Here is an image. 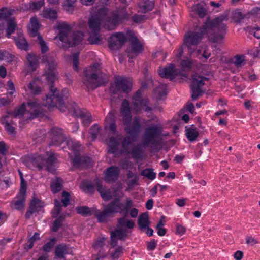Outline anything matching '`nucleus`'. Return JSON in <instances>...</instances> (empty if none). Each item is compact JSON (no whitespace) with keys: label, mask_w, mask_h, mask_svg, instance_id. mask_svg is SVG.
I'll use <instances>...</instances> for the list:
<instances>
[{"label":"nucleus","mask_w":260,"mask_h":260,"mask_svg":"<svg viewBox=\"0 0 260 260\" xmlns=\"http://www.w3.org/2000/svg\"><path fill=\"white\" fill-rule=\"evenodd\" d=\"M244 61V55H237L231 59V62L236 66H239Z\"/></svg>","instance_id":"obj_59"},{"label":"nucleus","mask_w":260,"mask_h":260,"mask_svg":"<svg viewBox=\"0 0 260 260\" xmlns=\"http://www.w3.org/2000/svg\"><path fill=\"white\" fill-rule=\"evenodd\" d=\"M101 69V64L96 62L84 70L83 82L88 89H94L107 82L108 77Z\"/></svg>","instance_id":"obj_7"},{"label":"nucleus","mask_w":260,"mask_h":260,"mask_svg":"<svg viewBox=\"0 0 260 260\" xmlns=\"http://www.w3.org/2000/svg\"><path fill=\"white\" fill-rule=\"evenodd\" d=\"M14 12V10L3 8L0 10V19L3 22H7L8 19L12 18L10 16L13 14Z\"/></svg>","instance_id":"obj_41"},{"label":"nucleus","mask_w":260,"mask_h":260,"mask_svg":"<svg viewBox=\"0 0 260 260\" xmlns=\"http://www.w3.org/2000/svg\"><path fill=\"white\" fill-rule=\"evenodd\" d=\"M38 39L39 43L40 45L42 52L45 53V52H47L48 50V47L47 45H46V43L43 40L42 37L40 35H38Z\"/></svg>","instance_id":"obj_58"},{"label":"nucleus","mask_w":260,"mask_h":260,"mask_svg":"<svg viewBox=\"0 0 260 260\" xmlns=\"http://www.w3.org/2000/svg\"><path fill=\"white\" fill-rule=\"evenodd\" d=\"M65 215H62L57 218L53 223L51 227V230L53 232H56L61 225L64 219Z\"/></svg>","instance_id":"obj_47"},{"label":"nucleus","mask_w":260,"mask_h":260,"mask_svg":"<svg viewBox=\"0 0 260 260\" xmlns=\"http://www.w3.org/2000/svg\"><path fill=\"white\" fill-rule=\"evenodd\" d=\"M61 205L60 202L57 200L54 201V207L52 211V216L54 218L57 217L60 213Z\"/></svg>","instance_id":"obj_54"},{"label":"nucleus","mask_w":260,"mask_h":260,"mask_svg":"<svg viewBox=\"0 0 260 260\" xmlns=\"http://www.w3.org/2000/svg\"><path fill=\"white\" fill-rule=\"evenodd\" d=\"M115 90H113V87L110 88L111 91L114 94L117 92L129 93L132 89L133 82L130 78L124 76H116L114 78Z\"/></svg>","instance_id":"obj_13"},{"label":"nucleus","mask_w":260,"mask_h":260,"mask_svg":"<svg viewBox=\"0 0 260 260\" xmlns=\"http://www.w3.org/2000/svg\"><path fill=\"white\" fill-rule=\"evenodd\" d=\"M185 132L187 139L190 142L194 141L199 135L198 129L193 125L186 126Z\"/></svg>","instance_id":"obj_25"},{"label":"nucleus","mask_w":260,"mask_h":260,"mask_svg":"<svg viewBox=\"0 0 260 260\" xmlns=\"http://www.w3.org/2000/svg\"><path fill=\"white\" fill-rule=\"evenodd\" d=\"M12 58V55L7 51L0 50V60H9Z\"/></svg>","instance_id":"obj_63"},{"label":"nucleus","mask_w":260,"mask_h":260,"mask_svg":"<svg viewBox=\"0 0 260 260\" xmlns=\"http://www.w3.org/2000/svg\"><path fill=\"white\" fill-rule=\"evenodd\" d=\"M101 129L98 124H94L90 129V135L91 139L94 140L100 133Z\"/></svg>","instance_id":"obj_49"},{"label":"nucleus","mask_w":260,"mask_h":260,"mask_svg":"<svg viewBox=\"0 0 260 260\" xmlns=\"http://www.w3.org/2000/svg\"><path fill=\"white\" fill-rule=\"evenodd\" d=\"M120 113L122 116L123 124L127 126L125 128L126 132L131 135H137L141 129V118L139 116L135 117L132 124H130L132 116L129 102L126 99H124L122 102Z\"/></svg>","instance_id":"obj_9"},{"label":"nucleus","mask_w":260,"mask_h":260,"mask_svg":"<svg viewBox=\"0 0 260 260\" xmlns=\"http://www.w3.org/2000/svg\"><path fill=\"white\" fill-rule=\"evenodd\" d=\"M142 89L137 91L132 98L133 110L136 114L140 113L143 110L148 113L152 110L148 99L142 98Z\"/></svg>","instance_id":"obj_11"},{"label":"nucleus","mask_w":260,"mask_h":260,"mask_svg":"<svg viewBox=\"0 0 260 260\" xmlns=\"http://www.w3.org/2000/svg\"><path fill=\"white\" fill-rule=\"evenodd\" d=\"M111 233L115 236L116 238L120 240H124L127 236V232L125 229H118L112 231Z\"/></svg>","instance_id":"obj_50"},{"label":"nucleus","mask_w":260,"mask_h":260,"mask_svg":"<svg viewBox=\"0 0 260 260\" xmlns=\"http://www.w3.org/2000/svg\"><path fill=\"white\" fill-rule=\"evenodd\" d=\"M207 80V78L200 76L198 74H194L192 75L191 89L192 91L191 97L193 100H196L203 93L202 89L205 82Z\"/></svg>","instance_id":"obj_15"},{"label":"nucleus","mask_w":260,"mask_h":260,"mask_svg":"<svg viewBox=\"0 0 260 260\" xmlns=\"http://www.w3.org/2000/svg\"><path fill=\"white\" fill-rule=\"evenodd\" d=\"M76 1V0H66L63 5L64 10L69 13H72L74 10V5Z\"/></svg>","instance_id":"obj_56"},{"label":"nucleus","mask_w":260,"mask_h":260,"mask_svg":"<svg viewBox=\"0 0 260 260\" xmlns=\"http://www.w3.org/2000/svg\"><path fill=\"white\" fill-rule=\"evenodd\" d=\"M7 24V28L6 33L8 38H10L11 34L14 33L16 29V23L14 18H11L7 20L6 22Z\"/></svg>","instance_id":"obj_40"},{"label":"nucleus","mask_w":260,"mask_h":260,"mask_svg":"<svg viewBox=\"0 0 260 260\" xmlns=\"http://www.w3.org/2000/svg\"><path fill=\"white\" fill-rule=\"evenodd\" d=\"M79 52H77L73 54V63L74 69L78 71L79 70L78 63H79Z\"/></svg>","instance_id":"obj_62"},{"label":"nucleus","mask_w":260,"mask_h":260,"mask_svg":"<svg viewBox=\"0 0 260 260\" xmlns=\"http://www.w3.org/2000/svg\"><path fill=\"white\" fill-rule=\"evenodd\" d=\"M44 63H46L47 70L44 73L43 76L49 85V93L46 95L45 100L42 103L37 101H28V108L29 109V115L28 119H32L43 114L42 106L47 107L49 110L54 107L57 108L61 112L65 111L66 107L64 100L69 95V90L64 88L60 93L57 88L53 85L54 82L57 79L58 73L56 71L57 63L54 58L48 56H43L42 59Z\"/></svg>","instance_id":"obj_1"},{"label":"nucleus","mask_w":260,"mask_h":260,"mask_svg":"<svg viewBox=\"0 0 260 260\" xmlns=\"http://www.w3.org/2000/svg\"><path fill=\"white\" fill-rule=\"evenodd\" d=\"M158 72L160 77L168 78L171 81L178 76L184 77L187 76L186 74L181 73L180 71L176 69L175 66L172 63L169 66L162 68L160 67L158 69Z\"/></svg>","instance_id":"obj_18"},{"label":"nucleus","mask_w":260,"mask_h":260,"mask_svg":"<svg viewBox=\"0 0 260 260\" xmlns=\"http://www.w3.org/2000/svg\"><path fill=\"white\" fill-rule=\"evenodd\" d=\"M120 138L118 137H111L109 141L108 153L115 155H120L122 154L121 149L118 148Z\"/></svg>","instance_id":"obj_20"},{"label":"nucleus","mask_w":260,"mask_h":260,"mask_svg":"<svg viewBox=\"0 0 260 260\" xmlns=\"http://www.w3.org/2000/svg\"><path fill=\"white\" fill-rule=\"evenodd\" d=\"M81 188L85 192L87 193H92L94 192V186L92 183L89 182L83 181L81 184Z\"/></svg>","instance_id":"obj_45"},{"label":"nucleus","mask_w":260,"mask_h":260,"mask_svg":"<svg viewBox=\"0 0 260 260\" xmlns=\"http://www.w3.org/2000/svg\"><path fill=\"white\" fill-rule=\"evenodd\" d=\"M19 174L21 176V187L20 190L17 195L16 200H13L10 203L11 208L17 210H21L24 207V204L25 201V196L26 192V183L22 176V173L19 171Z\"/></svg>","instance_id":"obj_16"},{"label":"nucleus","mask_w":260,"mask_h":260,"mask_svg":"<svg viewBox=\"0 0 260 260\" xmlns=\"http://www.w3.org/2000/svg\"><path fill=\"white\" fill-rule=\"evenodd\" d=\"M127 37L130 42L131 46L130 50L128 51V56L129 57V61L132 62V59L143 52L144 43L135 36L132 30L127 31Z\"/></svg>","instance_id":"obj_12"},{"label":"nucleus","mask_w":260,"mask_h":260,"mask_svg":"<svg viewBox=\"0 0 260 260\" xmlns=\"http://www.w3.org/2000/svg\"><path fill=\"white\" fill-rule=\"evenodd\" d=\"M105 238L104 237H100L93 244V247L94 249L101 251L102 248L105 244Z\"/></svg>","instance_id":"obj_52"},{"label":"nucleus","mask_w":260,"mask_h":260,"mask_svg":"<svg viewBox=\"0 0 260 260\" xmlns=\"http://www.w3.org/2000/svg\"><path fill=\"white\" fill-rule=\"evenodd\" d=\"M72 248L69 245L61 244L58 245L55 249V255L57 258L63 259L65 258V255L71 254Z\"/></svg>","instance_id":"obj_21"},{"label":"nucleus","mask_w":260,"mask_h":260,"mask_svg":"<svg viewBox=\"0 0 260 260\" xmlns=\"http://www.w3.org/2000/svg\"><path fill=\"white\" fill-rule=\"evenodd\" d=\"M244 18V14L240 9H236L232 13V19L237 24L240 23Z\"/></svg>","instance_id":"obj_44"},{"label":"nucleus","mask_w":260,"mask_h":260,"mask_svg":"<svg viewBox=\"0 0 260 260\" xmlns=\"http://www.w3.org/2000/svg\"><path fill=\"white\" fill-rule=\"evenodd\" d=\"M69 112L73 116L81 119L83 125L88 127L92 121L91 113L86 109H80L76 103H73L68 109Z\"/></svg>","instance_id":"obj_14"},{"label":"nucleus","mask_w":260,"mask_h":260,"mask_svg":"<svg viewBox=\"0 0 260 260\" xmlns=\"http://www.w3.org/2000/svg\"><path fill=\"white\" fill-rule=\"evenodd\" d=\"M59 30L58 38L59 40L69 46H75L80 44L83 40L84 34L82 31H76L73 34L72 40L69 39V34L71 27L67 23L62 22L57 24Z\"/></svg>","instance_id":"obj_10"},{"label":"nucleus","mask_w":260,"mask_h":260,"mask_svg":"<svg viewBox=\"0 0 260 260\" xmlns=\"http://www.w3.org/2000/svg\"><path fill=\"white\" fill-rule=\"evenodd\" d=\"M138 224L141 231H144L150 225L149 216L147 213L141 214L138 219Z\"/></svg>","instance_id":"obj_27"},{"label":"nucleus","mask_w":260,"mask_h":260,"mask_svg":"<svg viewBox=\"0 0 260 260\" xmlns=\"http://www.w3.org/2000/svg\"><path fill=\"white\" fill-rule=\"evenodd\" d=\"M141 175L146 177L148 179L153 180L156 178V173L154 172L152 168H146L141 172Z\"/></svg>","instance_id":"obj_46"},{"label":"nucleus","mask_w":260,"mask_h":260,"mask_svg":"<svg viewBox=\"0 0 260 260\" xmlns=\"http://www.w3.org/2000/svg\"><path fill=\"white\" fill-rule=\"evenodd\" d=\"M40 26V24L37 18L32 17L30 19L28 30L31 36L34 37L37 36Z\"/></svg>","instance_id":"obj_31"},{"label":"nucleus","mask_w":260,"mask_h":260,"mask_svg":"<svg viewBox=\"0 0 260 260\" xmlns=\"http://www.w3.org/2000/svg\"><path fill=\"white\" fill-rule=\"evenodd\" d=\"M61 202L64 207H67L70 204V194L66 191H63L62 193Z\"/></svg>","instance_id":"obj_61"},{"label":"nucleus","mask_w":260,"mask_h":260,"mask_svg":"<svg viewBox=\"0 0 260 260\" xmlns=\"http://www.w3.org/2000/svg\"><path fill=\"white\" fill-rule=\"evenodd\" d=\"M124 217L120 218L118 219V226L119 228L122 229H132L135 225L134 222L133 220L126 218V216L124 215Z\"/></svg>","instance_id":"obj_29"},{"label":"nucleus","mask_w":260,"mask_h":260,"mask_svg":"<svg viewBox=\"0 0 260 260\" xmlns=\"http://www.w3.org/2000/svg\"><path fill=\"white\" fill-rule=\"evenodd\" d=\"M106 126L113 133L116 132L117 126L115 122V116L111 112H109L105 118Z\"/></svg>","instance_id":"obj_28"},{"label":"nucleus","mask_w":260,"mask_h":260,"mask_svg":"<svg viewBox=\"0 0 260 260\" xmlns=\"http://www.w3.org/2000/svg\"><path fill=\"white\" fill-rule=\"evenodd\" d=\"M128 18L129 15L125 7H118L111 11L105 7L100 8L89 19V26L91 32L88 41L90 44H101L103 40L99 35L101 26L108 30H115Z\"/></svg>","instance_id":"obj_3"},{"label":"nucleus","mask_w":260,"mask_h":260,"mask_svg":"<svg viewBox=\"0 0 260 260\" xmlns=\"http://www.w3.org/2000/svg\"><path fill=\"white\" fill-rule=\"evenodd\" d=\"M167 94V85L160 84L154 90L155 98L160 100L164 99Z\"/></svg>","instance_id":"obj_33"},{"label":"nucleus","mask_w":260,"mask_h":260,"mask_svg":"<svg viewBox=\"0 0 260 260\" xmlns=\"http://www.w3.org/2000/svg\"><path fill=\"white\" fill-rule=\"evenodd\" d=\"M124 249L122 246H118L115 251L111 253V257L112 260H118L121 255L123 253Z\"/></svg>","instance_id":"obj_55"},{"label":"nucleus","mask_w":260,"mask_h":260,"mask_svg":"<svg viewBox=\"0 0 260 260\" xmlns=\"http://www.w3.org/2000/svg\"><path fill=\"white\" fill-rule=\"evenodd\" d=\"M41 15L43 18L49 20H55L57 17L56 11L51 8H44L42 11Z\"/></svg>","instance_id":"obj_35"},{"label":"nucleus","mask_w":260,"mask_h":260,"mask_svg":"<svg viewBox=\"0 0 260 260\" xmlns=\"http://www.w3.org/2000/svg\"><path fill=\"white\" fill-rule=\"evenodd\" d=\"M12 239L10 238H3L0 240V253L2 252L4 249L6 245L8 243L11 242Z\"/></svg>","instance_id":"obj_64"},{"label":"nucleus","mask_w":260,"mask_h":260,"mask_svg":"<svg viewBox=\"0 0 260 260\" xmlns=\"http://www.w3.org/2000/svg\"><path fill=\"white\" fill-rule=\"evenodd\" d=\"M143 150L140 144H137L134 146L129 152L132 158L135 160H139L142 159L143 157Z\"/></svg>","instance_id":"obj_34"},{"label":"nucleus","mask_w":260,"mask_h":260,"mask_svg":"<svg viewBox=\"0 0 260 260\" xmlns=\"http://www.w3.org/2000/svg\"><path fill=\"white\" fill-rule=\"evenodd\" d=\"M7 95H12L15 93V89L14 85L11 80H9L7 82Z\"/></svg>","instance_id":"obj_60"},{"label":"nucleus","mask_w":260,"mask_h":260,"mask_svg":"<svg viewBox=\"0 0 260 260\" xmlns=\"http://www.w3.org/2000/svg\"><path fill=\"white\" fill-rule=\"evenodd\" d=\"M228 20L227 14L221 15L213 20L208 18L202 27L196 28L194 31L187 32L184 37L183 45L180 47L176 54L177 58L180 59L182 56L183 46L187 48L189 53L194 52L204 34H207L209 39L214 43L222 41L226 33V25L223 22Z\"/></svg>","instance_id":"obj_2"},{"label":"nucleus","mask_w":260,"mask_h":260,"mask_svg":"<svg viewBox=\"0 0 260 260\" xmlns=\"http://www.w3.org/2000/svg\"><path fill=\"white\" fill-rule=\"evenodd\" d=\"M8 115L4 116L2 117L1 120L2 123L4 125L6 131L10 135H14L15 134V128L8 122Z\"/></svg>","instance_id":"obj_42"},{"label":"nucleus","mask_w":260,"mask_h":260,"mask_svg":"<svg viewBox=\"0 0 260 260\" xmlns=\"http://www.w3.org/2000/svg\"><path fill=\"white\" fill-rule=\"evenodd\" d=\"M154 5L153 0H144L139 2L138 7L141 12L145 13L152 10Z\"/></svg>","instance_id":"obj_30"},{"label":"nucleus","mask_w":260,"mask_h":260,"mask_svg":"<svg viewBox=\"0 0 260 260\" xmlns=\"http://www.w3.org/2000/svg\"><path fill=\"white\" fill-rule=\"evenodd\" d=\"M135 139L132 138L130 136H125L121 142L122 149L121 151L123 153H129L128 150L129 146H130Z\"/></svg>","instance_id":"obj_39"},{"label":"nucleus","mask_w":260,"mask_h":260,"mask_svg":"<svg viewBox=\"0 0 260 260\" xmlns=\"http://www.w3.org/2000/svg\"><path fill=\"white\" fill-rule=\"evenodd\" d=\"M56 241L55 238L50 239V241L47 242L42 248V249L45 252H49L54 247Z\"/></svg>","instance_id":"obj_53"},{"label":"nucleus","mask_w":260,"mask_h":260,"mask_svg":"<svg viewBox=\"0 0 260 260\" xmlns=\"http://www.w3.org/2000/svg\"><path fill=\"white\" fill-rule=\"evenodd\" d=\"M76 211L79 214L83 216H90L93 214L94 208H89L85 206H78L76 208Z\"/></svg>","instance_id":"obj_37"},{"label":"nucleus","mask_w":260,"mask_h":260,"mask_svg":"<svg viewBox=\"0 0 260 260\" xmlns=\"http://www.w3.org/2000/svg\"><path fill=\"white\" fill-rule=\"evenodd\" d=\"M62 180L60 178L57 177L52 180L51 183V191L53 193L59 192L62 188Z\"/></svg>","instance_id":"obj_36"},{"label":"nucleus","mask_w":260,"mask_h":260,"mask_svg":"<svg viewBox=\"0 0 260 260\" xmlns=\"http://www.w3.org/2000/svg\"><path fill=\"white\" fill-rule=\"evenodd\" d=\"M28 87L31 91L32 94L37 95L39 94L41 91V88L36 84L35 81H32L29 83Z\"/></svg>","instance_id":"obj_51"},{"label":"nucleus","mask_w":260,"mask_h":260,"mask_svg":"<svg viewBox=\"0 0 260 260\" xmlns=\"http://www.w3.org/2000/svg\"><path fill=\"white\" fill-rule=\"evenodd\" d=\"M153 121L155 124L148 125L145 128L142 136V144L144 147H150L152 148L156 147L160 143L162 135V126L158 118L156 116L150 119L145 120V124H149Z\"/></svg>","instance_id":"obj_8"},{"label":"nucleus","mask_w":260,"mask_h":260,"mask_svg":"<svg viewBox=\"0 0 260 260\" xmlns=\"http://www.w3.org/2000/svg\"><path fill=\"white\" fill-rule=\"evenodd\" d=\"M189 11L191 15H198L200 17L203 18L207 14V11L203 6L200 4L193 5L190 8Z\"/></svg>","instance_id":"obj_26"},{"label":"nucleus","mask_w":260,"mask_h":260,"mask_svg":"<svg viewBox=\"0 0 260 260\" xmlns=\"http://www.w3.org/2000/svg\"><path fill=\"white\" fill-rule=\"evenodd\" d=\"M133 206V201L129 198H126L125 204L121 203L119 198H115L106 206L104 211L94 209L93 214L99 222H106L109 217L115 213L127 216L129 209Z\"/></svg>","instance_id":"obj_6"},{"label":"nucleus","mask_w":260,"mask_h":260,"mask_svg":"<svg viewBox=\"0 0 260 260\" xmlns=\"http://www.w3.org/2000/svg\"><path fill=\"white\" fill-rule=\"evenodd\" d=\"M26 111V104L23 103L20 106L16 107L13 111H8V115H12L14 117L21 118L23 117Z\"/></svg>","instance_id":"obj_32"},{"label":"nucleus","mask_w":260,"mask_h":260,"mask_svg":"<svg viewBox=\"0 0 260 260\" xmlns=\"http://www.w3.org/2000/svg\"><path fill=\"white\" fill-rule=\"evenodd\" d=\"M26 58L28 61L27 73L34 72L39 67L38 57L34 54H29Z\"/></svg>","instance_id":"obj_23"},{"label":"nucleus","mask_w":260,"mask_h":260,"mask_svg":"<svg viewBox=\"0 0 260 260\" xmlns=\"http://www.w3.org/2000/svg\"><path fill=\"white\" fill-rule=\"evenodd\" d=\"M56 157L54 153L49 151H40L31 154L24 158V162L32 170H41L46 169L49 171L54 169Z\"/></svg>","instance_id":"obj_5"},{"label":"nucleus","mask_w":260,"mask_h":260,"mask_svg":"<svg viewBox=\"0 0 260 260\" xmlns=\"http://www.w3.org/2000/svg\"><path fill=\"white\" fill-rule=\"evenodd\" d=\"M14 39L16 46L19 49L25 51L28 50V44L23 34L21 32L18 33L17 36L14 37Z\"/></svg>","instance_id":"obj_24"},{"label":"nucleus","mask_w":260,"mask_h":260,"mask_svg":"<svg viewBox=\"0 0 260 260\" xmlns=\"http://www.w3.org/2000/svg\"><path fill=\"white\" fill-rule=\"evenodd\" d=\"M194 64V61L189 57H185L181 60L180 66L184 71H189Z\"/></svg>","instance_id":"obj_38"},{"label":"nucleus","mask_w":260,"mask_h":260,"mask_svg":"<svg viewBox=\"0 0 260 260\" xmlns=\"http://www.w3.org/2000/svg\"><path fill=\"white\" fill-rule=\"evenodd\" d=\"M146 19V16L144 15H140L136 14L132 17V21L136 23H142Z\"/></svg>","instance_id":"obj_57"},{"label":"nucleus","mask_w":260,"mask_h":260,"mask_svg":"<svg viewBox=\"0 0 260 260\" xmlns=\"http://www.w3.org/2000/svg\"><path fill=\"white\" fill-rule=\"evenodd\" d=\"M105 180L107 182H114L118 179L120 170L115 166H111L105 171Z\"/></svg>","instance_id":"obj_19"},{"label":"nucleus","mask_w":260,"mask_h":260,"mask_svg":"<svg viewBox=\"0 0 260 260\" xmlns=\"http://www.w3.org/2000/svg\"><path fill=\"white\" fill-rule=\"evenodd\" d=\"M44 206L43 202L36 198H34L30 203V207L35 210L37 212Z\"/></svg>","instance_id":"obj_43"},{"label":"nucleus","mask_w":260,"mask_h":260,"mask_svg":"<svg viewBox=\"0 0 260 260\" xmlns=\"http://www.w3.org/2000/svg\"><path fill=\"white\" fill-rule=\"evenodd\" d=\"M44 0L32 2L29 4V9L32 11L40 10L44 5Z\"/></svg>","instance_id":"obj_48"},{"label":"nucleus","mask_w":260,"mask_h":260,"mask_svg":"<svg viewBox=\"0 0 260 260\" xmlns=\"http://www.w3.org/2000/svg\"><path fill=\"white\" fill-rule=\"evenodd\" d=\"M128 40L127 32H117L112 34L108 40V46L111 50H116L120 48Z\"/></svg>","instance_id":"obj_17"},{"label":"nucleus","mask_w":260,"mask_h":260,"mask_svg":"<svg viewBox=\"0 0 260 260\" xmlns=\"http://www.w3.org/2000/svg\"><path fill=\"white\" fill-rule=\"evenodd\" d=\"M51 142L50 146H60L66 142L69 148L75 152V155L72 160L73 166L77 168H88L92 165V159L88 156H80L77 154L78 152L80 144L79 142L71 139H67L63 130L57 127H52L49 131Z\"/></svg>","instance_id":"obj_4"},{"label":"nucleus","mask_w":260,"mask_h":260,"mask_svg":"<svg viewBox=\"0 0 260 260\" xmlns=\"http://www.w3.org/2000/svg\"><path fill=\"white\" fill-rule=\"evenodd\" d=\"M94 181L97 190L100 193L103 199L105 201L111 199L113 197L111 191L109 189H107L103 186L102 185V181L99 179H95Z\"/></svg>","instance_id":"obj_22"}]
</instances>
